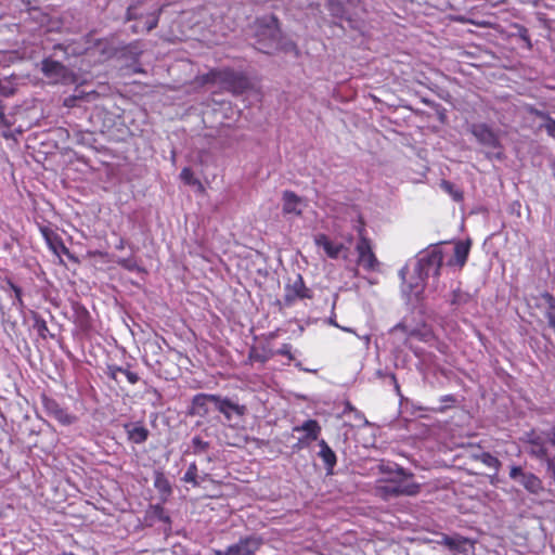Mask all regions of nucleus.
<instances>
[{
	"label": "nucleus",
	"instance_id": "72a5a7b5",
	"mask_svg": "<svg viewBox=\"0 0 555 555\" xmlns=\"http://www.w3.org/2000/svg\"><path fill=\"white\" fill-rule=\"evenodd\" d=\"M181 180L188 185H197L201 190H204L202 182L194 177V172L191 168L184 167L180 172Z\"/></svg>",
	"mask_w": 555,
	"mask_h": 555
},
{
	"label": "nucleus",
	"instance_id": "393cba45",
	"mask_svg": "<svg viewBox=\"0 0 555 555\" xmlns=\"http://www.w3.org/2000/svg\"><path fill=\"white\" fill-rule=\"evenodd\" d=\"M294 431H305V440L314 441L319 438L321 434V426L317 420H308L304 422L302 425L295 426Z\"/></svg>",
	"mask_w": 555,
	"mask_h": 555
},
{
	"label": "nucleus",
	"instance_id": "2eb2a0df",
	"mask_svg": "<svg viewBox=\"0 0 555 555\" xmlns=\"http://www.w3.org/2000/svg\"><path fill=\"white\" fill-rule=\"evenodd\" d=\"M216 409L221 414H223V416L225 417L227 421H231L233 414L242 417L247 413L246 405L235 403L231 399L222 398L219 395H218Z\"/></svg>",
	"mask_w": 555,
	"mask_h": 555
},
{
	"label": "nucleus",
	"instance_id": "c9c22d12",
	"mask_svg": "<svg viewBox=\"0 0 555 555\" xmlns=\"http://www.w3.org/2000/svg\"><path fill=\"white\" fill-rule=\"evenodd\" d=\"M377 491L379 493V495L385 499V500H389L391 498H397L398 496V490L395 489V482L393 481H390V482H387L383 486H379L377 488Z\"/></svg>",
	"mask_w": 555,
	"mask_h": 555
},
{
	"label": "nucleus",
	"instance_id": "e433bc0d",
	"mask_svg": "<svg viewBox=\"0 0 555 555\" xmlns=\"http://www.w3.org/2000/svg\"><path fill=\"white\" fill-rule=\"evenodd\" d=\"M192 449L194 454L204 453L209 449V442L203 440L199 436H195L192 438Z\"/></svg>",
	"mask_w": 555,
	"mask_h": 555
},
{
	"label": "nucleus",
	"instance_id": "6ab92c4d",
	"mask_svg": "<svg viewBox=\"0 0 555 555\" xmlns=\"http://www.w3.org/2000/svg\"><path fill=\"white\" fill-rule=\"evenodd\" d=\"M315 245L323 248L327 257L337 259L340 253L345 249L344 244L333 243L326 234H318L314 238Z\"/></svg>",
	"mask_w": 555,
	"mask_h": 555
},
{
	"label": "nucleus",
	"instance_id": "7c9ffc66",
	"mask_svg": "<svg viewBox=\"0 0 555 555\" xmlns=\"http://www.w3.org/2000/svg\"><path fill=\"white\" fill-rule=\"evenodd\" d=\"M542 298L544 299L547 306L545 311V318L547 319L550 327H552L555 331V297L550 293H545L542 295Z\"/></svg>",
	"mask_w": 555,
	"mask_h": 555
},
{
	"label": "nucleus",
	"instance_id": "a211bd4d",
	"mask_svg": "<svg viewBox=\"0 0 555 555\" xmlns=\"http://www.w3.org/2000/svg\"><path fill=\"white\" fill-rule=\"evenodd\" d=\"M283 214L284 215H295L301 216L302 209L301 204L302 199L293 191H284L283 192Z\"/></svg>",
	"mask_w": 555,
	"mask_h": 555
},
{
	"label": "nucleus",
	"instance_id": "dca6fc26",
	"mask_svg": "<svg viewBox=\"0 0 555 555\" xmlns=\"http://www.w3.org/2000/svg\"><path fill=\"white\" fill-rule=\"evenodd\" d=\"M218 395L214 393H197L192 399L191 413L194 415L205 416L209 412V403L217 406Z\"/></svg>",
	"mask_w": 555,
	"mask_h": 555
},
{
	"label": "nucleus",
	"instance_id": "a18cd8bd",
	"mask_svg": "<svg viewBox=\"0 0 555 555\" xmlns=\"http://www.w3.org/2000/svg\"><path fill=\"white\" fill-rule=\"evenodd\" d=\"M121 373L126 376L127 380L131 385L137 384L139 382V379H140L139 375L135 372H132V371H130L128 369H124V371Z\"/></svg>",
	"mask_w": 555,
	"mask_h": 555
},
{
	"label": "nucleus",
	"instance_id": "b1692460",
	"mask_svg": "<svg viewBox=\"0 0 555 555\" xmlns=\"http://www.w3.org/2000/svg\"><path fill=\"white\" fill-rule=\"evenodd\" d=\"M320 451L318 455L324 463L327 470L332 472L337 463V457L335 452L332 450V448L328 446V443L325 440L319 441Z\"/></svg>",
	"mask_w": 555,
	"mask_h": 555
},
{
	"label": "nucleus",
	"instance_id": "4be33fe9",
	"mask_svg": "<svg viewBox=\"0 0 555 555\" xmlns=\"http://www.w3.org/2000/svg\"><path fill=\"white\" fill-rule=\"evenodd\" d=\"M442 543L448 546L451 551L457 552V553H467L466 545L469 544L470 547L474 546V542L469 540L468 538H464L461 535L456 537H450L444 534L442 537Z\"/></svg>",
	"mask_w": 555,
	"mask_h": 555
},
{
	"label": "nucleus",
	"instance_id": "bb28decb",
	"mask_svg": "<svg viewBox=\"0 0 555 555\" xmlns=\"http://www.w3.org/2000/svg\"><path fill=\"white\" fill-rule=\"evenodd\" d=\"M209 475L205 474L204 476H198V468L195 462H192L186 472L182 477V481L185 483H191L193 487H199L202 481L208 479Z\"/></svg>",
	"mask_w": 555,
	"mask_h": 555
},
{
	"label": "nucleus",
	"instance_id": "20e7f679",
	"mask_svg": "<svg viewBox=\"0 0 555 555\" xmlns=\"http://www.w3.org/2000/svg\"><path fill=\"white\" fill-rule=\"evenodd\" d=\"M162 9L156 8L153 11L145 12L143 5L130 7L127 11L128 20H134L133 31H151L157 27Z\"/></svg>",
	"mask_w": 555,
	"mask_h": 555
},
{
	"label": "nucleus",
	"instance_id": "6e6552de",
	"mask_svg": "<svg viewBox=\"0 0 555 555\" xmlns=\"http://www.w3.org/2000/svg\"><path fill=\"white\" fill-rule=\"evenodd\" d=\"M312 297V291L306 286L302 276L297 274L293 283L285 285L283 304L286 307H292L297 300L311 299Z\"/></svg>",
	"mask_w": 555,
	"mask_h": 555
},
{
	"label": "nucleus",
	"instance_id": "49530a36",
	"mask_svg": "<svg viewBox=\"0 0 555 555\" xmlns=\"http://www.w3.org/2000/svg\"><path fill=\"white\" fill-rule=\"evenodd\" d=\"M548 135L555 138V119L552 117L543 125Z\"/></svg>",
	"mask_w": 555,
	"mask_h": 555
},
{
	"label": "nucleus",
	"instance_id": "f03ea898",
	"mask_svg": "<svg viewBox=\"0 0 555 555\" xmlns=\"http://www.w3.org/2000/svg\"><path fill=\"white\" fill-rule=\"evenodd\" d=\"M469 132L476 138L480 145L489 150L486 152L487 158L496 160L504 159V147L500 137L488 124H473L469 127Z\"/></svg>",
	"mask_w": 555,
	"mask_h": 555
},
{
	"label": "nucleus",
	"instance_id": "de8ad7c7",
	"mask_svg": "<svg viewBox=\"0 0 555 555\" xmlns=\"http://www.w3.org/2000/svg\"><path fill=\"white\" fill-rule=\"evenodd\" d=\"M87 256L89 258L100 257V258H106L108 256V253L102 251V250H89L87 253Z\"/></svg>",
	"mask_w": 555,
	"mask_h": 555
},
{
	"label": "nucleus",
	"instance_id": "f704fd0d",
	"mask_svg": "<svg viewBox=\"0 0 555 555\" xmlns=\"http://www.w3.org/2000/svg\"><path fill=\"white\" fill-rule=\"evenodd\" d=\"M116 263L121 267L122 269L130 271V272H141L143 269L138 264L135 258L129 257V258H118L116 260Z\"/></svg>",
	"mask_w": 555,
	"mask_h": 555
},
{
	"label": "nucleus",
	"instance_id": "7ed1b4c3",
	"mask_svg": "<svg viewBox=\"0 0 555 555\" xmlns=\"http://www.w3.org/2000/svg\"><path fill=\"white\" fill-rule=\"evenodd\" d=\"M443 264V253L438 246H434L422 256L416 264V271L422 280L427 279L430 274L439 278Z\"/></svg>",
	"mask_w": 555,
	"mask_h": 555
},
{
	"label": "nucleus",
	"instance_id": "3c124183",
	"mask_svg": "<svg viewBox=\"0 0 555 555\" xmlns=\"http://www.w3.org/2000/svg\"><path fill=\"white\" fill-rule=\"evenodd\" d=\"M441 402H449V403H454L455 402V399L453 396H446L441 399Z\"/></svg>",
	"mask_w": 555,
	"mask_h": 555
},
{
	"label": "nucleus",
	"instance_id": "c756f323",
	"mask_svg": "<svg viewBox=\"0 0 555 555\" xmlns=\"http://www.w3.org/2000/svg\"><path fill=\"white\" fill-rule=\"evenodd\" d=\"M221 76V68H212L208 73L196 77V81L199 86L206 85H219Z\"/></svg>",
	"mask_w": 555,
	"mask_h": 555
},
{
	"label": "nucleus",
	"instance_id": "ddd939ff",
	"mask_svg": "<svg viewBox=\"0 0 555 555\" xmlns=\"http://www.w3.org/2000/svg\"><path fill=\"white\" fill-rule=\"evenodd\" d=\"M358 254V263L366 271H375L379 264L376 255L373 251L372 242L370 238H362L356 246Z\"/></svg>",
	"mask_w": 555,
	"mask_h": 555
},
{
	"label": "nucleus",
	"instance_id": "c85d7f7f",
	"mask_svg": "<svg viewBox=\"0 0 555 555\" xmlns=\"http://www.w3.org/2000/svg\"><path fill=\"white\" fill-rule=\"evenodd\" d=\"M475 460L482 463L487 467L494 470V474H498L501 468L500 460L492 455L490 452H481L479 454L474 455Z\"/></svg>",
	"mask_w": 555,
	"mask_h": 555
},
{
	"label": "nucleus",
	"instance_id": "412c9836",
	"mask_svg": "<svg viewBox=\"0 0 555 555\" xmlns=\"http://www.w3.org/2000/svg\"><path fill=\"white\" fill-rule=\"evenodd\" d=\"M145 521L153 525L156 521H162L170 526V516L166 513L162 504H151L145 512Z\"/></svg>",
	"mask_w": 555,
	"mask_h": 555
},
{
	"label": "nucleus",
	"instance_id": "1a4fd4ad",
	"mask_svg": "<svg viewBox=\"0 0 555 555\" xmlns=\"http://www.w3.org/2000/svg\"><path fill=\"white\" fill-rule=\"evenodd\" d=\"M261 544L260 538L250 535L240 539L237 543L229 545L225 550H214V555H256Z\"/></svg>",
	"mask_w": 555,
	"mask_h": 555
},
{
	"label": "nucleus",
	"instance_id": "4c0bfd02",
	"mask_svg": "<svg viewBox=\"0 0 555 555\" xmlns=\"http://www.w3.org/2000/svg\"><path fill=\"white\" fill-rule=\"evenodd\" d=\"M7 284L13 291L16 304L20 308H24L23 292L12 280L8 279Z\"/></svg>",
	"mask_w": 555,
	"mask_h": 555
},
{
	"label": "nucleus",
	"instance_id": "cd10ccee",
	"mask_svg": "<svg viewBox=\"0 0 555 555\" xmlns=\"http://www.w3.org/2000/svg\"><path fill=\"white\" fill-rule=\"evenodd\" d=\"M128 439L132 441L135 444H141L145 442L149 438V429L144 426L137 425L129 428V426H126Z\"/></svg>",
	"mask_w": 555,
	"mask_h": 555
},
{
	"label": "nucleus",
	"instance_id": "473e14b6",
	"mask_svg": "<svg viewBox=\"0 0 555 555\" xmlns=\"http://www.w3.org/2000/svg\"><path fill=\"white\" fill-rule=\"evenodd\" d=\"M395 489L398 490V496L400 495H416L420 492V485L417 483H404L395 482Z\"/></svg>",
	"mask_w": 555,
	"mask_h": 555
},
{
	"label": "nucleus",
	"instance_id": "603ef678",
	"mask_svg": "<svg viewBox=\"0 0 555 555\" xmlns=\"http://www.w3.org/2000/svg\"><path fill=\"white\" fill-rule=\"evenodd\" d=\"M347 411H357V410L351 405L350 402H347L346 408H345V412H347Z\"/></svg>",
	"mask_w": 555,
	"mask_h": 555
},
{
	"label": "nucleus",
	"instance_id": "864d4df0",
	"mask_svg": "<svg viewBox=\"0 0 555 555\" xmlns=\"http://www.w3.org/2000/svg\"><path fill=\"white\" fill-rule=\"evenodd\" d=\"M552 175L555 177V159L551 163Z\"/></svg>",
	"mask_w": 555,
	"mask_h": 555
},
{
	"label": "nucleus",
	"instance_id": "f3484780",
	"mask_svg": "<svg viewBox=\"0 0 555 555\" xmlns=\"http://www.w3.org/2000/svg\"><path fill=\"white\" fill-rule=\"evenodd\" d=\"M470 250V241H459L454 245V254L447 261L449 267H459L462 269L467 262Z\"/></svg>",
	"mask_w": 555,
	"mask_h": 555
},
{
	"label": "nucleus",
	"instance_id": "39448f33",
	"mask_svg": "<svg viewBox=\"0 0 555 555\" xmlns=\"http://www.w3.org/2000/svg\"><path fill=\"white\" fill-rule=\"evenodd\" d=\"M39 231L50 250L57 256L61 264H64L62 256H66L69 261L76 264L80 263L79 258L70 253V250L65 246L63 238L53 229L47 225H40Z\"/></svg>",
	"mask_w": 555,
	"mask_h": 555
},
{
	"label": "nucleus",
	"instance_id": "09e8293b",
	"mask_svg": "<svg viewBox=\"0 0 555 555\" xmlns=\"http://www.w3.org/2000/svg\"><path fill=\"white\" fill-rule=\"evenodd\" d=\"M246 443H247V437H240L236 440L229 442L230 446H234V447H243Z\"/></svg>",
	"mask_w": 555,
	"mask_h": 555
},
{
	"label": "nucleus",
	"instance_id": "a878e982",
	"mask_svg": "<svg viewBox=\"0 0 555 555\" xmlns=\"http://www.w3.org/2000/svg\"><path fill=\"white\" fill-rule=\"evenodd\" d=\"M274 356V351L266 346H253L248 351V361L250 363H266Z\"/></svg>",
	"mask_w": 555,
	"mask_h": 555
},
{
	"label": "nucleus",
	"instance_id": "2f4dec72",
	"mask_svg": "<svg viewBox=\"0 0 555 555\" xmlns=\"http://www.w3.org/2000/svg\"><path fill=\"white\" fill-rule=\"evenodd\" d=\"M33 320H34V325L33 327L36 330L37 334L42 338V339H47L48 336H51L53 337L52 334H50V331H49V327H48V324H47V321L38 313L34 312L33 313Z\"/></svg>",
	"mask_w": 555,
	"mask_h": 555
},
{
	"label": "nucleus",
	"instance_id": "0eeeda50",
	"mask_svg": "<svg viewBox=\"0 0 555 555\" xmlns=\"http://www.w3.org/2000/svg\"><path fill=\"white\" fill-rule=\"evenodd\" d=\"M42 408L47 415L53 417L61 425L68 426L76 422L77 417L63 408L54 398L42 393L40 397Z\"/></svg>",
	"mask_w": 555,
	"mask_h": 555
},
{
	"label": "nucleus",
	"instance_id": "5701e85b",
	"mask_svg": "<svg viewBox=\"0 0 555 555\" xmlns=\"http://www.w3.org/2000/svg\"><path fill=\"white\" fill-rule=\"evenodd\" d=\"M450 304L456 309H461L467 307L470 304H476V300L472 294L463 291L461 287H457L451 293Z\"/></svg>",
	"mask_w": 555,
	"mask_h": 555
},
{
	"label": "nucleus",
	"instance_id": "37998d69",
	"mask_svg": "<svg viewBox=\"0 0 555 555\" xmlns=\"http://www.w3.org/2000/svg\"><path fill=\"white\" fill-rule=\"evenodd\" d=\"M356 231H357L358 236H359V241L358 242H362V238H369L367 235H366L365 222H364V219L362 217H359V219H358V224L356 225Z\"/></svg>",
	"mask_w": 555,
	"mask_h": 555
},
{
	"label": "nucleus",
	"instance_id": "58836bf2",
	"mask_svg": "<svg viewBox=\"0 0 555 555\" xmlns=\"http://www.w3.org/2000/svg\"><path fill=\"white\" fill-rule=\"evenodd\" d=\"M344 2L345 0H328V10L335 16H343L345 13Z\"/></svg>",
	"mask_w": 555,
	"mask_h": 555
},
{
	"label": "nucleus",
	"instance_id": "ea45409f",
	"mask_svg": "<svg viewBox=\"0 0 555 555\" xmlns=\"http://www.w3.org/2000/svg\"><path fill=\"white\" fill-rule=\"evenodd\" d=\"M444 191H447L454 201L461 202L463 199V193L460 190L454 189V185L449 181H442L441 183Z\"/></svg>",
	"mask_w": 555,
	"mask_h": 555
},
{
	"label": "nucleus",
	"instance_id": "9d476101",
	"mask_svg": "<svg viewBox=\"0 0 555 555\" xmlns=\"http://www.w3.org/2000/svg\"><path fill=\"white\" fill-rule=\"evenodd\" d=\"M527 443L529 455L541 462H545L546 472L555 481V453L552 454L548 448H545L543 441L538 437L532 440H527Z\"/></svg>",
	"mask_w": 555,
	"mask_h": 555
},
{
	"label": "nucleus",
	"instance_id": "9b49d317",
	"mask_svg": "<svg viewBox=\"0 0 555 555\" xmlns=\"http://www.w3.org/2000/svg\"><path fill=\"white\" fill-rule=\"evenodd\" d=\"M509 478L517 480L531 494H540L543 491L542 480L533 473L524 472L521 466H512Z\"/></svg>",
	"mask_w": 555,
	"mask_h": 555
},
{
	"label": "nucleus",
	"instance_id": "a19ab883",
	"mask_svg": "<svg viewBox=\"0 0 555 555\" xmlns=\"http://www.w3.org/2000/svg\"><path fill=\"white\" fill-rule=\"evenodd\" d=\"M526 112L529 113L530 115H533L538 118L545 120V122L551 118V116L547 112L540 111V109L535 108L533 105H527Z\"/></svg>",
	"mask_w": 555,
	"mask_h": 555
},
{
	"label": "nucleus",
	"instance_id": "c03bdc74",
	"mask_svg": "<svg viewBox=\"0 0 555 555\" xmlns=\"http://www.w3.org/2000/svg\"><path fill=\"white\" fill-rule=\"evenodd\" d=\"M122 371L124 369L118 365H108L106 374L111 379L117 382V374L121 373Z\"/></svg>",
	"mask_w": 555,
	"mask_h": 555
},
{
	"label": "nucleus",
	"instance_id": "4468645a",
	"mask_svg": "<svg viewBox=\"0 0 555 555\" xmlns=\"http://www.w3.org/2000/svg\"><path fill=\"white\" fill-rule=\"evenodd\" d=\"M73 322L78 331L83 335H89L93 328L90 312L80 304H75L73 306Z\"/></svg>",
	"mask_w": 555,
	"mask_h": 555
},
{
	"label": "nucleus",
	"instance_id": "f8f14e48",
	"mask_svg": "<svg viewBox=\"0 0 555 555\" xmlns=\"http://www.w3.org/2000/svg\"><path fill=\"white\" fill-rule=\"evenodd\" d=\"M41 73L52 83L63 82L69 75L67 67L63 63L51 57L42 60Z\"/></svg>",
	"mask_w": 555,
	"mask_h": 555
},
{
	"label": "nucleus",
	"instance_id": "79ce46f5",
	"mask_svg": "<svg viewBox=\"0 0 555 555\" xmlns=\"http://www.w3.org/2000/svg\"><path fill=\"white\" fill-rule=\"evenodd\" d=\"M280 354L283 357H286L289 361H294L295 357L292 352V345L291 344H283L281 348L274 351V356Z\"/></svg>",
	"mask_w": 555,
	"mask_h": 555
},
{
	"label": "nucleus",
	"instance_id": "f257e3e1",
	"mask_svg": "<svg viewBox=\"0 0 555 555\" xmlns=\"http://www.w3.org/2000/svg\"><path fill=\"white\" fill-rule=\"evenodd\" d=\"M255 36L259 44L258 50L264 53H271L281 36L279 18L274 15L258 17L255 23Z\"/></svg>",
	"mask_w": 555,
	"mask_h": 555
},
{
	"label": "nucleus",
	"instance_id": "423d86ee",
	"mask_svg": "<svg viewBox=\"0 0 555 555\" xmlns=\"http://www.w3.org/2000/svg\"><path fill=\"white\" fill-rule=\"evenodd\" d=\"M219 86L233 94H242L250 88V81L244 73L224 67L221 68Z\"/></svg>",
	"mask_w": 555,
	"mask_h": 555
},
{
	"label": "nucleus",
	"instance_id": "8fccbe9b",
	"mask_svg": "<svg viewBox=\"0 0 555 555\" xmlns=\"http://www.w3.org/2000/svg\"><path fill=\"white\" fill-rule=\"evenodd\" d=\"M126 245H127L126 238L119 237L118 243L115 245V248L118 250H122V249H125Z\"/></svg>",
	"mask_w": 555,
	"mask_h": 555
},
{
	"label": "nucleus",
	"instance_id": "aec40b11",
	"mask_svg": "<svg viewBox=\"0 0 555 555\" xmlns=\"http://www.w3.org/2000/svg\"><path fill=\"white\" fill-rule=\"evenodd\" d=\"M154 487L157 490L163 502H166L172 494V487L169 479L166 477L164 472H154Z\"/></svg>",
	"mask_w": 555,
	"mask_h": 555
}]
</instances>
